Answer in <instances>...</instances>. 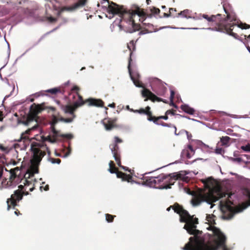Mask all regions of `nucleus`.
<instances>
[{
	"instance_id": "nucleus-1",
	"label": "nucleus",
	"mask_w": 250,
	"mask_h": 250,
	"mask_svg": "<svg viewBox=\"0 0 250 250\" xmlns=\"http://www.w3.org/2000/svg\"><path fill=\"white\" fill-rule=\"evenodd\" d=\"M107 10L109 13L118 15L121 18V22L126 21V22L131 25L132 27L126 30V32L129 33H132L139 29V25L135 23V18L136 16L139 18V21H141L144 25H147L149 27L152 25L146 22V19L151 18L153 15H157L160 12L159 8L154 6L149 8V11L150 13H149L148 9L145 11L144 9L140 8L137 5H134L131 10H127L123 6H120L113 2H111V4L108 5Z\"/></svg>"
},
{
	"instance_id": "nucleus-2",
	"label": "nucleus",
	"mask_w": 250,
	"mask_h": 250,
	"mask_svg": "<svg viewBox=\"0 0 250 250\" xmlns=\"http://www.w3.org/2000/svg\"><path fill=\"white\" fill-rule=\"evenodd\" d=\"M230 195H229L227 193L222 192L220 190H218L214 192L209 191L206 193H199L194 196L191 202L194 206H198L202 202H206L209 204H211L219 199L226 197L227 196V199L225 201L222 200L220 201L221 208L235 213L241 211L250 206V193L248 195L249 200L246 203L242 204V208L239 207L236 208L232 207L233 202L229 199Z\"/></svg>"
},
{
	"instance_id": "nucleus-3",
	"label": "nucleus",
	"mask_w": 250,
	"mask_h": 250,
	"mask_svg": "<svg viewBox=\"0 0 250 250\" xmlns=\"http://www.w3.org/2000/svg\"><path fill=\"white\" fill-rule=\"evenodd\" d=\"M212 231L214 235L216 236L218 240L212 244H205L204 240L197 237H190L189 242L183 248V250H218L220 247L223 250H230L226 245V237L217 228L213 227Z\"/></svg>"
},
{
	"instance_id": "nucleus-4",
	"label": "nucleus",
	"mask_w": 250,
	"mask_h": 250,
	"mask_svg": "<svg viewBox=\"0 0 250 250\" xmlns=\"http://www.w3.org/2000/svg\"><path fill=\"white\" fill-rule=\"evenodd\" d=\"M202 18L207 21L208 25L209 26L208 29L219 32H226L236 39L238 38V35L232 32V27L236 24L234 22L226 23V19H223L221 14L208 15L201 14L199 15L198 19Z\"/></svg>"
},
{
	"instance_id": "nucleus-5",
	"label": "nucleus",
	"mask_w": 250,
	"mask_h": 250,
	"mask_svg": "<svg viewBox=\"0 0 250 250\" xmlns=\"http://www.w3.org/2000/svg\"><path fill=\"white\" fill-rule=\"evenodd\" d=\"M183 178V175L176 172L166 175L161 174L157 177H145L144 179L145 184L150 187L160 189L171 188L175 181Z\"/></svg>"
},
{
	"instance_id": "nucleus-6",
	"label": "nucleus",
	"mask_w": 250,
	"mask_h": 250,
	"mask_svg": "<svg viewBox=\"0 0 250 250\" xmlns=\"http://www.w3.org/2000/svg\"><path fill=\"white\" fill-rule=\"evenodd\" d=\"M45 109H48L52 111L56 110V108L53 106L45 107L44 103L40 104H34L31 105L29 113L27 115L25 120L23 121V123L27 126H29L32 123H35V124L24 132L21 133L20 139L18 140V142H20L22 140H28L29 137L27 135L30 134L31 131L37 129L39 127V125L37 123L38 115Z\"/></svg>"
},
{
	"instance_id": "nucleus-7",
	"label": "nucleus",
	"mask_w": 250,
	"mask_h": 250,
	"mask_svg": "<svg viewBox=\"0 0 250 250\" xmlns=\"http://www.w3.org/2000/svg\"><path fill=\"white\" fill-rule=\"evenodd\" d=\"M173 209L175 212L179 214L180 222L186 223L184 229L187 230L189 234L194 235V237H197L201 233L202 231L196 229V225L198 224L197 218L194 217L193 215L191 216L188 211L178 204L173 206Z\"/></svg>"
},
{
	"instance_id": "nucleus-8",
	"label": "nucleus",
	"mask_w": 250,
	"mask_h": 250,
	"mask_svg": "<svg viewBox=\"0 0 250 250\" xmlns=\"http://www.w3.org/2000/svg\"><path fill=\"white\" fill-rule=\"evenodd\" d=\"M45 146L42 143H32L31 150L33 153V158L31 160V165L28 169V178L33 177L35 174L39 173V165L42 157L46 154V152L39 149V147Z\"/></svg>"
},
{
	"instance_id": "nucleus-9",
	"label": "nucleus",
	"mask_w": 250,
	"mask_h": 250,
	"mask_svg": "<svg viewBox=\"0 0 250 250\" xmlns=\"http://www.w3.org/2000/svg\"><path fill=\"white\" fill-rule=\"evenodd\" d=\"M19 189L14 191V194H12L11 197L8 198L6 201L7 205V210H10L11 208H15L18 205L17 203L22 199L23 193L22 191L24 189V186L20 185Z\"/></svg>"
},
{
	"instance_id": "nucleus-10",
	"label": "nucleus",
	"mask_w": 250,
	"mask_h": 250,
	"mask_svg": "<svg viewBox=\"0 0 250 250\" xmlns=\"http://www.w3.org/2000/svg\"><path fill=\"white\" fill-rule=\"evenodd\" d=\"M87 0H79L76 3L70 6H64L59 8L58 10V14L60 15L62 13L66 11L68 12H72L81 7L84 6Z\"/></svg>"
},
{
	"instance_id": "nucleus-11",
	"label": "nucleus",
	"mask_w": 250,
	"mask_h": 250,
	"mask_svg": "<svg viewBox=\"0 0 250 250\" xmlns=\"http://www.w3.org/2000/svg\"><path fill=\"white\" fill-rule=\"evenodd\" d=\"M142 95L143 97L146 98L145 99V101H147L149 99L153 102H154L155 101H157L163 102L165 103H167L166 100L157 97L152 92H151L149 90L146 88H144L143 90L142 91Z\"/></svg>"
},
{
	"instance_id": "nucleus-12",
	"label": "nucleus",
	"mask_w": 250,
	"mask_h": 250,
	"mask_svg": "<svg viewBox=\"0 0 250 250\" xmlns=\"http://www.w3.org/2000/svg\"><path fill=\"white\" fill-rule=\"evenodd\" d=\"M114 139V143L113 144H111L109 146V147L110 148L111 151L114 158V159H117V156H121L118 144L122 143L123 141L122 139H120L117 136H115Z\"/></svg>"
},
{
	"instance_id": "nucleus-13",
	"label": "nucleus",
	"mask_w": 250,
	"mask_h": 250,
	"mask_svg": "<svg viewBox=\"0 0 250 250\" xmlns=\"http://www.w3.org/2000/svg\"><path fill=\"white\" fill-rule=\"evenodd\" d=\"M117 118H105L102 121V124L107 131L111 130L113 128H117L118 125L116 124Z\"/></svg>"
},
{
	"instance_id": "nucleus-14",
	"label": "nucleus",
	"mask_w": 250,
	"mask_h": 250,
	"mask_svg": "<svg viewBox=\"0 0 250 250\" xmlns=\"http://www.w3.org/2000/svg\"><path fill=\"white\" fill-rule=\"evenodd\" d=\"M20 169L18 167H16L13 169H11L9 170V178L7 182V184L10 186H15L20 180V178L17 176L16 172L19 171Z\"/></svg>"
},
{
	"instance_id": "nucleus-15",
	"label": "nucleus",
	"mask_w": 250,
	"mask_h": 250,
	"mask_svg": "<svg viewBox=\"0 0 250 250\" xmlns=\"http://www.w3.org/2000/svg\"><path fill=\"white\" fill-rule=\"evenodd\" d=\"M223 7L225 12L227 14L226 17L223 18V19H226V23L228 21H229L230 22L235 21L236 17L235 16L231 14L232 7L230 4L228 2H224L223 4Z\"/></svg>"
},
{
	"instance_id": "nucleus-16",
	"label": "nucleus",
	"mask_w": 250,
	"mask_h": 250,
	"mask_svg": "<svg viewBox=\"0 0 250 250\" xmlns=\"http://www.w3.org/2000/svg\"><path fill=\"white\" fill-rule=\"evenodd\" d=\"M80 104H74V105L73 106L71 105H61V108L64 111L65 113H69L73 118V120L75 118L76 115L75 114V111L79 107V105Z\"/></svg>"
},
{
	"instance_id": "nucleus-17",
	"label": "nucleus",
	"mask_w": 250,
	"mask_h": 250,
	"mask_svg": "<svg viewBox=\"0 0 250 250\" xmlns=\"http://www.w3.org/2000/svg\"><path fill=\"white\" fill-rule=\"evenodd\" d=\"M132 61V59L130 58L128 61V64L127 68L128 70V72L131 77V80L133 82L134 84L138 87H143L144 86L141 81L139 80V75L137 74L136 76H134L131 72V62Z\"/></svg>"
},
{
	"instance_id": "nucleus-18",
	"label": "nucleus",
	"mask_w": 250,
	"mask_h": 250,
	"mask_svg": "<svg viewBox=\"0 0 250 250\" xmlns=\"http://www.w3.org/2000/svg\"><path fill=\"white\" fill-rule=\"evenodd\" d=\"M85 102L88 103L89 106L101 107L104 106V102L101 99L89 98L85 100Z\"/></svg>"
},
{
	"instance_id": "nucleus-19",
	"label": "nucleus",
	"mask_w": 250,
	"mask_h": 250,
	"mask_svg": "<svg viewBox=\"0 0 250 250\" xmlns=\"http://www.w3.org/2000/svg\"><path fill=\"white\" fill-rule=\"evenodd\" d=\"M115 173L116 174L117 178H121L122 181H127L128 182H132L133 181L132 177L131 175L129 174H126L122 171H120L118 170V169Z\"/></svg>"
},
{
	"instance_id": "nucleus-20",
	"label": "nucleus",
	"mask_w": 250,
	"mask_h": 250,
	"mask_svg": "<svg viewBox=\"0 0 250 250\" xmlns=\"http://www.w3.org/2000/svg\"><path fill=\"white\" fill-rule=\"evenodd\" d=\"M42 142H40V143L43 144L45 146H44L43 147H40L39 149L42 150V151H44L45 152V150H46L47 151L48 154L49 155H50V153H51L50 151L49 148L48 147H47L46 145L45 144L44 142L45 141H49L51 143H55L56 142L55 139H52L51 138V137H50V136H48L46 137H42Z\"/></svg>"
},
{
	"instance_id": "nucleus-21",
	"label": "nucleus",
	"mask_w": 250,
	"mask_h": 250,
	"mask_svg": "<svg viewBox=\"0 0 250 250\" xmlns=\"http://www.w3.org/2000/svg\"><path fill=\"white\" fill-rule=\"evenodd\" d=\"M167 87L161 83H159L155 90H153L159 96H163L167 91Z\"/></svg>"
},
{
	"instance_id": "nucleus-22",
	"label": "nucleus",
	"mask_w": 250,
	"mask_h": 250,
	"mask_svg": "<svg viewBox=\"0 0 250 250\" xmlns=\"http://www.w3.org/2000/svg\"><path fill=\"white\" fill-rule=\"evenodd\" d=\"M180 108L183 111L189 115H194L195 112L194 108L190 107L188 104H182L181 105Z\"/></svg>"
},
{
	"instance_id": "nucleus-23",
	"label": "nucleus",
	"mask_w": 250,
	"mask_h": 250,
	"mask_svg": "<svg viewBox=\"0 0 250 250\" xmlns=\"http://www.w3.org/2000/svg\"><path fill=\"white\" fill-rule=\"evenodd\" d=\"M177 11L175 8H169V13H164L162 16H160V18H168L169 17H178V14H174V13Z\"/></svg>"
},
{
	"instance_id": "nucleus-24",
	"label": "nucleus",
	"mask_w": 250,
	"mask_h": 250,
	"mask_svg": "<svg viewBox=\"0 0 250 250\" xmlns=\"http://www.w3.org/2000/svg\"><path fill=\"white\" fill-rule=\"evenodd\" d=\"M191 12L188 9L184 10L181 11L180 13L178 14V17L181 16L183 18H186L187 19L191 18Z\"/></svg>"
},
{
	"instance_id": "nucleus-25",
	"label": "nucleus",
	"mask_w": 250,
	"mask_h": 250,
	"mask_svg": "<svg viewBox=\"0 0 250 250\" xmlns=\"http://www.w3.org/2000/svg\"><path fill=\"white\" fill-rule=\"evenodd\" d=\"M150 110V107L149 106H147L145 109V111H146L145 114L147 116V120L149 121H152L154 116H152V112Z\"/></svg>"
},
{
	"instance_id": "nucleus-26",
	"label": "nucleus",
	"mask_w": 250,
	"mask_h": 250,
	"mask_svg": "<svg viewBox=\"0 0 250 250\" xmlns=\"http://www.w3.org/2000/svg\"><path fill=\"white\" fill-rule=\"evenodd\" d=\"M109 169L108 171L111 173H114L117 172V170L118 169L117 167H115V164L113 161H110L109 163Z\"/></svg>"
},
{
	"instance_id": "nucleus-27",
	"label": "nucleus",
	"mask_w": 250,
	"mask_h": 250,
	"mask_svg": "<svg viewBox=\"0 0 250 250\" xmlns=\"http://www.w3.org/2000/svg\"><path fill=\"white\" fill-rule=\"evenodd\" d=\"M117 159H115V160L116 162L117 165L125 171H130V170L129 169L128 167H124L122 165L121 161V156H117Z\"/></svg>"
},
{
	"instance_id": "nucleus-28",
	"label": "nucleus",
	"mask_w": 250,
	"mask_h": 250,
	"mask_svg": "<svg viewBox=\"0 0 250 250\" xmlns=\"http://www.w3.org/2000/svg\"><path fill=\"white\" fill-rule=\"evenodd\" d=\"M127 48L130 51L129 59H131V55L132 54V51L135 49V44L133 41H131L128 44H127Z\"/></svg>"
},
{
	"instance_id": "nucleus-29",
	"label": "nucleus",
	"mask_w": 250,
	"mask_h": 250,
	"mask_svg": "<svg viewBox=\"0 0 250 250\" xmlns=\"http://www.w3.org/2000/svg\"><path fill=\"white\" fill-rule=\"evenodd\" d=\"M168 117L167 114H166V113H165V115H164V116H160L158 117L154 116L152 122L154 124H158V122H160L159 120L160 119H164V120H167L168 119Z\"/></svg>"
},
{
	"instance_id": "nucleus-30",
	"label": "nucleus",
	"mask_w": 250,
	"mask_h": 250,
	"mask_svg": "<svg viewBox=\"0 0 250 250\" xmlns=\"http://www.w3.org/2000/svg\"><path fill=\"white\" fill-rule=\"evenodd\" d=\"M214 217L215 216L213 214H207L206 216V220L208 222V223L211 225L215 224V219Z\"/></svg>"
},
{
	"instance_id": "nucleus-31",
	"label": "nucleus",
	"mask_w": 250,
	"mask_h": 250,
	"mask_svg": "<svg viewBox=\"0 0 250 250\" xmlns=\"http://www.w3.org/2000/svg\"><path fill=\"white\" fill-rule=\"evenodd\" d=\"M78 96V100L75 102L74 104H80L79 105V107L80 106H82L85 103H86L85 102V101H83V97L81 95H80V94H77Z\"/></svg>"
},
{
	"instance_id": "nucleus-32",
	"label": "nucleus",
	"mask_w": 250,
	"mask_h": 250,
	"mask_svg": "<svg viewBox=\"0 0 250 250\" xmlns=\"http://www.w3.org/2000/svg\"><path fill=\"white\" fill-rule=\"evenodd\" d=\"M202 182L206 186L208 187L213 185V179L211 177L205 179L203 180Z\"/></svg>"
},
{
	"instance_id": "nucleus-33",
	"label": "nucleus",
	"mask_w": 250,
	"mask_h": 250,
	"mask_svg": "<svg viewBox=\"0 0 250 250\" xmlns=\"http://www.w3.org/2000/svg\"><path fill=\"white\" fill-rule=\"evenodd\" d=\"M46 92H49L51 94H56L58 93L61 92V89L59 87H55L48 89Z\"/></svg>"
},
{
	"instance_id": "nucleus-34",
	"label": "nucleus",
	"mask_w": 250,
	"mask_h": 250,
	"mask_svg": "<svg viewBox=\"0 0 250 250\" xmlns=\"http://www.w3.org/2000/svg\"><path fill=\"white\" fill-rule=\"evenodd\" d=\"M230 140V138L228 136L222 137L221 138V142L223 146L227 145L229 141Z\"/></svg>"
},
{
	"instance_id": "nucleus-35",
	"label": "nucleus",
	"mask_w": 250,
	"mask_h": 250,
	"mask_svg": "<svg viewBox=\"0 0 250 250\" xmlns=\"http://www.w3.org/2000/svg\"><path fill=\"white\" fill-rule=\"evenodd\" d=\"M115 217V215H112L110 214H105V219L106 220L109 222L111 223L114 220V217Z\"/></svg>"
},
{
	"instance_id": "nucleus-36",
	"label": "nucleus",
	"mask_w": 250,
	"mask_h": 250,
	"mask_svg": "<svg viewBox=\"0 0 250 250\" xmlns=\"http://www.w3.org/2000/svg\"><path fill=\"white\" fill-rule=\"evenodd\" d=\"M59 121L58 119L57 118V116L55 115H53L52 116V120L51 122V126H54L58 123Z\"/></svg>"
},
{
	"instance_id": "nucleus-37",
	"label": "nucleus",
	"mask_w": 250,
	"mask_h": 250,
	"mask_svg": "<svg viewBox=\"0 0 250 250\" xmlns=\"http://www.w3.org/2000/svg\"><path fill=\"white\" fill-rule=\"evenodd\" d=\"M59 121H60L61 122H65V123H71L73 121V118H64L63 117H60L59 119H58Z\"/></svg>"
},
{
	"instance_id": "nucleus-38",
	"label": "nucleus",
	"mask_w": 250,
	"mask_h": 250,
	"mask_svg": "<svg viewBox=\"0 0 250 250\" xmlns=\"http://www.w3.org/2000/svg\"><path fill=\"white\" fill-rule=\"evenodd\" d=\"M238 27L242 29H247L250 28V25L246 23H241L238 24Z\"/></svg>"
},
{
	"instance_id": "nucleus-39",
	"label": "nucleus",
	"mask_w": 250,
	"mask_h": 250,
	"mask_svg": "<svg viewBox=\"0 0 250 250\" xmlns=\"http://www.w3.org/2000/svg\"><path fill=\"white\" fill-rule=\"evenodd\" d=\"M50 160L51 163L53 164L57 163V164H59L61 162V160L59 158L56 159V158H51L50 159Z\"/></svg>"
},
{
	"instance_id": "nucleus-40",
	"label": "nucleus",
	"mask_w": 250,
	"mask_h": 250,
	"mask_svg": "<svg viewBox=\"0 0 250 250\" xmlns=\"http://www.w3.org/2000/svg\"><path fill=\"white\" fill-rule=\"evenodd\" d=\"M242 149L246 151H250V144L241 147Z\"/></svg>"
},
{
	"instance_id": "nucleus-41",
	"label": "nucleus",
	"mask_w": 250,
	"mask_h": 250,
	"mask_svg": "<svg viewBox=\"0 0 250 250\" xmlns=\"http://www.w3.org/2000/svg\"><path fill=\"white\" fill-rule=\"evenodd\" d=\"M79 90H80V88L77 85L74 86L72 87V88L71 89V91L73 92H76L77 94H79Z\"/></svg>"
},
{
	"instance_id": "nucleus-42",
	"label": "nucleus",
	"mask_w": 250,
	"mask_h": 250,
	"mask_svg": "<svg viewBox=\"0 0 250 250\" xmlns=\"http://www.w3.org/2000/svg\"><path fill=\"white\" fill-rule=\"evenodd\" d=\"M60 136L65 138L68 139H71L73 138V135L71 134H62Z\"/></svg>"
},
{
	"instance_id": "nucleus-43",
	"label": "nucleus",
	"mask_w": 250,
	"mask_h": 250,
	"mask_svg": "<svg viewBox=\"0 0 250 250\" xmlns=\"http://www.w3.org/2000/svg\"><path fill=\"white\" fill-rule=\"evenodd\" d=\"M175 95V92L173 90H170V102L173 103V100L174 99Z\"/></svg>"
},
{
	"instance_id": "nucleus-44",
	"label": "nucleus",
	"mask_w": 250,
	"mask_h": 250,
	"mask_svg": "<svg viewBox=\"0 0 250 250\" xmlns=\"http://www.w3.org/2000/svg\"><path fill=\"white\" fill-rule=\"evenodd\" d=\"M156 125H161L163 126H166V127H170V125H169L168 124H167L166 123H164L163 122H158V124H156Z\"/></svg>"
},
{
	"instance_id": "nucleus-45",
	"label": "nucleus",
	"mask_w": 250,
	"mask_h": 250,
	"mask_svg": "<svg viewBox=\"0 0 250 250\" xmlns=\"http://www.w3.org/2000/svg\"><path fill=\"white\" fill-rule=\"evenodd\" d=\"M175 110H167L166 113V114H167V115H169V114H171L172 115H174L175 114Z\"/></svg>"
},
{
	"instance_id": "nucleus-46",
	"label": "nucleus",
	"mask_w": 250,
	"mask_h": 250,
	"mask_svg": "<svg viewBox=\"0 0 250 250\" xmlns=\"http://www.w3.org/2000/svg\"><path fill=\"white\" fill-rule=\"evenodd\" d=\"M135 113H139L140 114H145L146 111H145V109L141 108L139 110H136L133 111Z\"/></svg>"
},
{
	"instance_id": "nucleus-47",
	"label": "nucleus",
	"mask_w": 250,
	"mask_h": 250,
	"mask_svg": "<svg viewBox=\"0 0 250 250\" xmlns=\"http://www.w3.org/2000/svg\"><path fill=\"white\" fill-rule=\"evenodd\" d=\"M49 21L51 22H54L57 21V19L55 18L50 17L48 18Z\"/></svg>"
},
{
	"instance_id": "nucleus-48",
	"label": "nucleus",
	"mask_w": 250,
	"mask_h": 250,
	"mask_svg": "<svg viewBox=\"0 0 250 250\" xmlns=\"http://www.w3.org/2000/svg\"><path fill=\"white\" fill-rule=\"evenodd\" d=\"M51 127H52V131L53 133L55 135H57L58 131L56 130L55 126H51Z\"/></svg>"
},
{
	"instance_id": "nucleus-49",
	"label": "nucleus",
	"mask_w": 250,
	"mask_h": 250,
	"mask_svg": "<svg viewBox=\"0 0 250 250\" xmlns=\"http://www.w3.org/2000/svg\"><path fill=\"white\" fill-rule=\"evenodd\" d=\"M24 181L25 183H24V184L25 186L26 187V188H27V187L29 186V185L31 184V183L26 179H25Z\"/></svg>"
},
{
	"instance_id": "nucleus-50",
	"label": "nucleus",
	"mask_w": 250,
	"mask_h": 250,
	"mask_svg": "<svg viewBox=\"0 0 250 250\" xmlns=\"http://www.w3.org/2000/svg\"><path fill=\"white\" fill-rule=\"evenodd\" d=\"M222 151V149L221 148H217L215 150V152L217 154H221Z\"/></svg>"
},
{
	"instance_id": "nucleus-51",
	"label": "nucleus",
	"mask_w": 250,
	"mask_h": 250,
	"mask_svg": "<svg viewBox=\"0 0 250 250\" xmlns=\"http://www.w3.org/2000/svg\"><path fill=\"white\" fill-rule=\"evenodd\" d=\"M188 149L191 152H193L194 151V149L193 148V147L191 145L188 146Z\"/></svg>"
},
{
	"instance_id": "nucleus-52",
	"label": "nucleus",
	"mask_w": 250,
	"mask_h": 250,
	"mask_svg": "<svg viewBox=\"0 0 250 250\" xmlns=\"http://www.w3.org/2000/svg\"><path fill=\"white\" fill-rule=\"evenodd\" d=\"M15 214L17 216L19 215L20 214H21L20 211L17 209L15 211Z\"/></svg>"
},
{
	"instance_id": "nucleus-53",
	"label": "nucleus",
	"mask_w": 250,
	"mask_h": 250,
	"mask_svg": "<svg viewBox=\"0 0 250 250\" xmlns=\"http://www.w3.org/2000/svg\"><path fill=\"white\" fill-rule=\"evenodd\" d=\"M3 120V113L0 110V121H1Z\"/></svg>"
},
{
	"instance_id": "nucleus-54",
	"label": "nucleus",
	"mask_w": 250,
	"mask_h": 250,
	"mask_svg": "<svg viewBox=\"0 0 250 250\" xmlns=\"http://www.w3.org/2000/svg\"><path fill=\"white\" fill-rule=\"evenodd\" d=\"M108 106L114 108L115 107V104L114 103H112V104H108Z\"/></svg>"
},
{
	"instance_id": "nucleus-55",
	"label": "nucleus",
	"mask_w": 250,
	"mask_h": 250,
	"mask_svg": "<svg viewBox=\"0 0 250 250\" xmlns=\"http://www.w3.org/2000/svg\"><path fill=\"white\" fill-rule=\"evenodd\" d=\"M44 189L45 191L49 190V186L48 185H46L44 188Z\"/></svg>"
},
{
	"instance_id": "nucleus-56",
	"label": "nucleus",
	"mask_w": 250,
	"mask_h": 250,
	"mask_svg": "<svg viewBox=\"0 0 250 250\" xmlns=\"http://www.w3.org/2000/svg\"><path fill=\"white\" fill-rule=\"evenodd\" d=\"M3 168L1 169L0 170V179L1 178V177H2V174H3Z\"/></svg>"
},
{
	"instance_id": "nucleus-57",
	"label": "nucleus",
	"mask_w": 250,
	"mask_h": 250,
	"mask_svg": "<svg viewBox=\"0 0 250 250\" xmlns=\"http://www.w3.org/2000/svg\"><path fill=\"white\" fill-rule=\"evenodd\" d=\"M70 153V150H69L68 152H67L65 154V156H68Z\"/></svg>"
},
{
	"instance_id": "nucleus-58",
	"label": "nucleus",
	"mask_w": 250,
	"mask_h": 250,
	"mask_svg": "<svg viewBox=\"0 0 250 250\" xmlns=\"http://www.w3.org/2000/svg\"><path fill=\"white\" fill-rule=\"evenodd\" d=\"M22 193H23V195H27L28 194V192L27 191H22Z\"/></svg>"
},
{
	"instance_id": "nucleus-59",
	"label": "nucleus",
	"mask_w": 250,
	"mask_h": 250,
	"mask_svg": "<svg viewBox=\"0 0 250 250\" xmlns=\"http://www.w3.org/2000/svg\"><path fill=\"white\" fill-rule=\"evenodd\" d=\"M34 187H32V188H29V190L30 191H32L34 190Z\"/></svg>"
},
{
	"instance_id": "nucleus-60",
	"label": "nucleus",
	"mask_w": 250,
	"mask_h": 250,
	"mask_svg": "<svg viewBox=\"0 0 250 250\" xmlns=\"http://www.w3.org/2000/svg\"><path fill=\"white\" fill-rule=\"evenodd\" d=\"M245 39H246V38L250 39V34L249 35H248V36L245 35Z\"/></svg>"
},
{
	"instance_id": "nucleus-61",
	"label": "nucleus",
	"mask_w": 250,
	"mask_h": 250,
	"mask_svg": "<svg viewBox=\"0 0 250 250\" xmlns=\"http://www.w3.org/2000/svg\"><path fill=\"white\" fill-rule=\"evenodd\" d=\"M247 48L248 50L249 51V52L250 53V47L249 46H247Z\"/></svg>"
},
{
	"instance_id": "nucleus-62",
	"label": "nucleus",
	"mask_w": 250,
	"mask_h": 250,
	"mask_svg": "<svg viewBox=\"0 0 250 250\" xmlns=\"http://www.w3.org/2000/svg\"><path fill=\"white\" fill-rule=\"evenodd\" d=\"M171 104L173 106H174L175 107H177L176 104L173 102V103L171 102Z\"/></svg>"
},
{
	"instance_id": "nucleus-63",
	"label": "nucleus",
	"mask_w": 250,
	"mask_h": 250,
	"mask_svg": "<svg viewBox=\"0 0 250 250\" xmlns=\"http://www.w3.org/2000/svg\"><path fill=\"white\" fill-rule=\"evenodd\" d=\"M0 148L2 150H4V146H0Z\"/></svg>"
},
{
	"instance_id": "nucleus-64",
	"label": "nucleus",
	"mask_w": 250,
	"mask_h": 250,
	"mask_svg": "<svg viewBox=\"0 0 250 250\" xmlns=\"http://www.w3.org/2000/svg\"><path fill=\"white\" fill-rule=\"evenodd\" d=\"M57 103L59 105H61V102L59 101H57Z\"/></svg>"
}]
</instances>
